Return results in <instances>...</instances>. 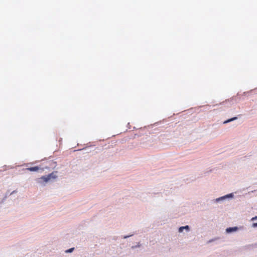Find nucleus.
<instances>
[{
  "mask_svg": "<svg viewBox=\"0 0 257 257\" xmlns=\"http://www.w3.org/2000/svg\"><path fill=\"white\" fill-rule=\"evenodd\" d=\"M251 227L252 228H256L257 227V223H253L251 225Z\"/></svg>",
  "mask_w": 257,
  "mask_h": 257,
  "instance_id": "9b49d317",
  "label": "nucleus"
},
{
  "mask_svg": "<svg viewBox=\"0 0 257 257\" xmlns=\"http://www.w3.org/2000/svg\"><path fill=\"white\" fill-rule=\"evenodd\" d=\"M238 230V228L237 226L233 227H228L225 229V231L227 233H231L237 231Z\"/></svg>",
  "mask_w": 257,
  "mask_h": 257,
  "instance_id": "20e7f679",
  "label": "nucleus"
},
{
  "mask_svg": "<svg viewBox=\"0 0 257 257\" xmlns=\"http://www.w3.org/2000/svg\"><path fill=\"white\" fill-rule=\"evenodd\" d=\"M6 163V162H0V170H5L4 168L7 165Z\"/></svg>",
  "mask_w": 257,
  "mask_h": 257,
  "instance_id": "0eeeda50",
  "label": "nucleus"
},
{
  "mask_svg": "<svg viewBox=\"0 0 257 257\" xmlns=\"http://www.w3.org/2000/svg\"><path fill=\"white\" fill-rule=\"evenodd\" d=\"M257 220V216L253 217L250 219V221H253Z\"/></svg>",
  "mask_w": 257,
  "mask_h": 257,
  "instance_id": "9d476101",
  "label": "nucleus"
},
{
  "mask_svg": "<svg viewBox=\"0 0 257 257\" xmlns=\"http://www.w3.org/2000/svg\"><path fill=\"white\" fill-rule=\"evenodd\" d=\"M15 192H16V191H13L11 193V194H12L13 193H15Z\"/></svg>",
  "mask_w": 257,
  "mask_h": 257,
  "instance_id": "ddd939ff",
  "label": "nucleus"
},
{
  "mask_svg": "<svg viewBox=\"0 0 257 257\" xmlns=\"http://www.w3.org/2000/svg\"><path fill=\"white\" fill-rule=\"evenodd\" d=\"M133 166V165L132 164H126V163H123V164L118 165V167L119 168H130V167H132Z\"/></svg>",
  "mask_w": 257,
  "mask_h": 257,
  "instance_id": "423d86ee",
  "label": "nucleus"
},
{
  "mask_svg": "<svg viewBox=\"0 0 257 257\" xmlns=\"http://www.w3.org/2000/svg\"><path fill=\"white\" fill-rule=\"evenodd\" d=\"M234 197L233 193H230L225 196L216 198L214 201L215 202L218 203L219 202H224L227 200L232 199Z\"/></svg>",
  "mask_w": 257,
  "mask_h": 257,
  "instance_id": "f03ea898",
  "label": "nucleus"
},
{
  "mask_svg": "<svg viewBox=\"0 0 257 257\" xmlns=\"http://www.w3.org/2000/svg\"><path fill=\"white\" fill-rule=\"evenodd\" d=\"M237 119V117H233V118H232L229 119H228V120H227L225 121L224 122V123H227V122H230V121H232V120H235V119Z\"/></svg>",
  "mask_w": 257,
  "mask_h": 257,
  "instance_id": "1a4fd4ad",
  "label": "nucleus"
},
{
  "mask_svg": "<svg viewBox=\"0 0 257 257\" xmlns=\"http://www.w3.org/2000/svg\"><path fill=\"white\" fill-rule=\"evenodd\" d=\"M88 150V148L86 147L85 148H83V149L80 150L79 151L82 152V154H84L85 153L88 152V151H87Z\"/></svg>",
  "mask_w": 257,
  "mask_h": 257,
  "instance_id": "6e6552de",
  "label": "nucleus"
},
{
  "mask_svg": "<svg viewBox=\"0 0 257 257\" xmlns=\"http://www.w3.org/2000/svg\"><path fill=\"white\" fill-rule=\"evenodd\" d=\"M190 230V228L188 225L181 226L178 228V232L179 233H183L184 231L188 232Z\"/></svg>",
  "mask_w": 257,
  "mask_h": 257,
  "instance_id": "7ed1b4c3",
  "label": "nucleus"
},
{
  "mask_svg": "<svg viewBox=\"0 0 257 257\" xmlns=\"http://www.w3.org/2000/svg\"><path fill=\"white\" fill-rule=\"evenodd\" d=\"M73 249H74L73 248H70L69 249L67 250L66 251V252H71L73 251Z\"/></svg>",
  "mask_w": 257,
  "mask_h": 257,
  "instance_id": "f8f14e48",
  "label": "nucleus"
},
{
  "mask_svg": "<svg viewBox=\"0 0 257 257\" xmlns=\"http://www.w3.org/2000/svg\"><path fill=\"white\" fill-rule=\"evenodd\" d=\"M27 169L28 170H29V171H32V172H37V171H39V170H43L41 167H39L38 166H35V167H33L28 168Z\"/></svg>",
  "mask_w": 257,
  "mask_h": 257,
  "instance_id": "39448f33",
  "label": "nucleus"
},
{
  "mask_svg": "<svg viewBox=\"0 0 257 257\" xmlns=\"http://www.w3.org/2000/svg\"><path fill=\"white\" fill-rule=\"evenodd\" d=\"M57 178L55 173H52L47 176H43L39 179L38 182L42 185H45L47 183L51 182L54 181Z\"/></svg>",
  "mask_w": 257,
  "mask_h": 257,
  "instance_id": "f257e3e1",
  "label": "nucleus"
}]
</instances>
